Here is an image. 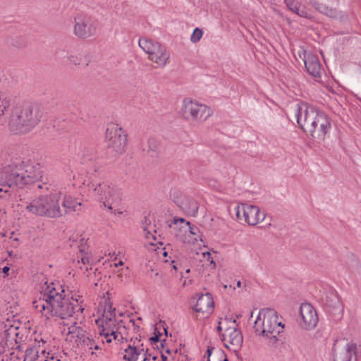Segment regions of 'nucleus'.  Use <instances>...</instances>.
Instances as JSON below:
<instances>
[{
	"label": "nucleus",
	"instance_id": "obj_1",
	"mask_svg": "<svg viewBox=\"0 0 361 361\" xmlns=\"http://www.w3.org/2000/svg\"><path fill=\"white\" fill-rule=\"evenodd\" d=\"M64 289L59 283L45 281L40 288L37 298L33 301L32 306L36 312L46 319L57 321L80 320L83 319V299L79 295L66 297ZM87 332L75 321L63 322L62 334L67 342L80 346Z\"/></svg>",
	"mask_w": 361,
	"mask_h": 361
},
{
	"label": "nucleus",
	"instance_id": "obj_2",
	"mask_svg": "<svg viewBox=\"0 0 361 361\" xmlns=\"http://www.w3.org/2000/svg\"><path fill=\"white\" fill-rule=\"evenodd\" d=\"M293 112L299 127L308 132L314 140L321 142L330 133L331 118L312 105L298 102L293 107Z\"/></svg>",
	"mask_w": 361,
	"mask_h": 361
},
{
	"label": "nucleus",
	"instance_id": "obj_3",
	"mask_svg": "<svg viewBox=\"0 0 361 361\" xmlns=\"http://www.w3.org/2000/svg\"><path fill=\"white\" fill-rule=\"evenodd\" d=\"M42 178V171L39 164L12 162L0 169V193L7 192L13 185L22 187L34 183Z\"/></svg>",
	"mask_w": 361,
	"mask_h": 361
},
{
	"label": "nucleus",
	"instance_id": "obj_4",
	"mask_svg": "<svg viewBox=\"0 0 361 361\" xmlns=\"http://www.w3.org/2000/svg\"><path fill=\"white\" fill-rule=\"evenodd\" d=\"M47 193L41 195L26 203L25 210L32 214L56 219L63 215L61 208L62 192L44 184Z\"/></svg>",
	"mask_w": 361,
	"mask_h": 361
},
{
	"label": "nucleus",
	"instance_id": "obj_5",
	"mask_svg": "<svg viewBox=\"0 0 361 361\" xmlns=\"http://www.w3.org/2000/svg\"><path fill=\"white\" fill-rule=\"evenodd\" d=\"M8 126L15 133H26L39 121L41 113L37 108L30 105L12 106Z\"/></svg>",
	"mask_w": 361,
	"mask_h": 361
},
{
	"label": "nucleus",
	"instance_id": "obj_6",
	"mask_svg": "<svg viewBox=\"0 0 361 361\" xmlns=\"http://www.w3.org/2000/svg\"><path fill=\"white\" fill-rule=\"evenodd\" d=\"M281 318H279L277 312L274 309H263L254 323V329L256 334L263 336L274 342L277 341V336L283 331Z\"/></svg>",
	"mask_w": 361,
	"mask_h": 361
},
{
	"label": "nucleus",
	"instance_id": "obj_7",
	"mask_svg": "<svg viewBox=\"0 0 361 361\" xmlns=\"http://www.w3.org/2000/svg\"><path fill=\"white\" fill-rule=\"evenodd\" d=\"M98 314H101L103 329L100 336L103 337L102 342L110 343L112 341H120L123 336L118 333V329L114 324V320L116 318V309L112 307V303L109 298H102L98 306Z\"/></svg>",
	"mask_w": 361,
	"mask_h": 361
},
{
	"label": "nucleus",
	"instance_id": "obj_8",
	"mask_svg": "<svg viewBox=\"0 0 361 361\" xmlns=\"http://www.w3.org/2000/svg\"><path fill=\"white\" fill-rule=\"evenodd\" d=\"M88 186L95 200L109 210L118 206L121 202L120 190L109 180L93 181Z\"/></svg>",
	"mask_w": 361,
	"mask_h": 361
},
{
	"label": "nucleus",
	"instance_id": "obj_9",
	"mask_svg": "<svg viewBox=\"0 0 361 361\" xmlns=\"http://www.w3.org/2000/svg\"><path fill=\"white\" fill-rule=\"evenodd\" d=\"M138 45L157 68H162L168 64L171 55L165 45L145 37L139 39Z\"/></svg>",
	"mask_w": 361,
	"mask_h": 361
},
{
	"label": "nucleus",
	"instance_id": "obj_10",
	"mask_svg": "<svg viewBox=\"0 0 361 361\" xmlns=\"http://www.w3.org/2000/svg\"><path fill=\"white\" fill-rule=\"evenodd\" d=\"M21 338L22 337L19 336L18 327L13 325L8 327L5 326V329L0 335V356H2V361H4L5 357L8 361V355L11 356V360L19 361L18 356L10 350L20 348L18 343Z\"/></svg>",
	"mask_w": 361,
	"mask_h": 361
},
{
	"label": "nucleus",
	"instance_id": "obj_11",
	"mask_svg": "<svg viewBox=\"0 0 361 361\" xmlns=\"http://www.w3.org/2000/svg\"><path fill=\"white\" fill-rule=\"evenodd\" d=\"M180 112L185 119L197 123H203L213 113L211 108L207 105L190 98H185L183 100Z\"/></svg>",
	"mask_w": 361,
	"mask_h": 361
},
{
	"label": "nucleus",
	"instance_id": "obj_12",
	"mask_svg": "<svg viewBox=\"0 0 361 361\" xmlns=\"http://www.w3.org/2000/svg\"><path fill=\"white\" fill-rule=\"evenodd\" d=\"M46 343L43 338H35V342L26 348L23 361H61L59 355L47 351Z\"/></svg>",
	"mask_w": 361,
	"mask_h": 361
},
{
	"label": "nucleus",
	"instance_id": "obj_13",
	"mask_svg": "<svg viewBox=\"0 0 361 361\" xmlns=\"http://www.w3.org/2000/svg\"><path fill=\"white\" fill-rule=\"evenodd\" d=\"M173 224L176 226L174 228L178 229L176 236L182 243L195 245L198 241H202L200 229L185 219L175 218Z\"/></svg>",
	"mask_w": 361,
	"mask_h": 361
},
{
	"label": "nucleus",
	"instance_id": "obj_14",
	"mask_svg": "<svg viewBox=\"0 0 361 361\" xmlns=\"http://www.w3.org/2000/svg\"><path fill=\"white\" fill-rule=\"evenodd\" d=\"M106 141L109 148L120 154L126 150L127 135L118 124L111 123L106 128Z\"/></svg>",
	"mask_w": 361,
	"mask_h": 361
},
{
	"label": "nucleus",
	"instance_id": "obj_15",
	"mask_svg": "<svg viewBox=\"0 0 361 361\" xmlns=\"http://www.w3.org/2000/svg\"><path fill=\"white\" fill-rule=\"evenodd\" d=\"M234 210L239 221H244L250 226H255L265 219V214L257 206L240 203L238 204Z\"/></svg>",
	"mask_w": 361,
	"mask_h": 361
},
{
	"label": "nucleus",
	"instance_id": "obj_16",
	"mask_svg": "<svg viewBox=\"0 0 361 361\" xmlns=\"http://www.w3.org/2000/svg\"><path fill=\"white\" fill-rule=\"evenodd\" d=\"M73 32L80 38L86 39L96 32L97 26L91 16L85 13H78L74 18Z\"/></svg>",
	"mask_w": 361,
	"mask_h": 361
},
{
	"label": "nucleus",
	"instance_id": "obj_17",
	"mask_svg": "<svg viewBox=\"0 0 361 361\" xmlns=\"http://www.w3.org/2000/svg\"><path fill=\"white\" fill-rule=\"evenodd\" d=\"M298 326L304 330L314 329L318 322L319 317L314 307L307 302H304L300 307V315L297 319Z\"/></svg>",
	"mask_w": 361,
	"mask_h": 361
},
{
	"label": "nucleus",
	"instance_id": "obj_18",
	"mask_svg": "<svg viewBox=\"0 0 361 361\" xmlns=\"http://www.w3.org/2000/svg\"><path fill=\"white\" fill-rule=\"evenodd\" d=\"M222 336L226 348L233 351H237L240 348L243 338L241 332L237 329L235 319L231 318V325L226 327V331Z\"/></svg>",
	"mask_w": 361,
	"mask_h": 361
},
{
	"label": "nucleus",
	"instance_id": "obj_19",
	"mask_svg": "<svg viewBox=\"0 0 361 361\" xmlns=\"http://www.w3.org/2000/svg\"><path fill=\"white\" fill-rule=\"evenodd\" d=\"M322 302L326 312L339 317L343 315V305L338 293L334 289L330 288L324 293L322 298Z\"/></svg>",
	"mask_w": 361,
	"mask_h": 361
},
{
	"label": "nucleus",
	"instance_id": "obj_20",
	"mask_svg": "<svg viewBox=\"0 0 361 361\" xmlns=\"http://www.w3.org/2000/svg\"><path fill=\"white\" fill-rule=\"evenodd\" d=\"M193 309L197 314H202L203 318L208 317L214 311V302L209 293L197 294L193 298Z\"/></svg>",
	"mask_w": 361,
	"mask_h": 361
},
{
	"label": "nucleus",
	"instance_id": "obj_21",
	"mask_svg": "<svg viewBox=\"0 0 361 361\" xmlns=\"http://www.w3.org/2000/svg\"><path fill=\"white\" fill-rule=\"evenodd\" d=\"M305 66L307 72L317 80L321 78L322 66L318 57L312 53H305Z\"/></svg>",
	"mask_w": 361,
	"mask_h": 361
},
{
	"label": "nucleus",
	"instance_id": "obj_22",
	"mask_svg": "<svg viewBox=\"0 0 361 361\" xmlns=\"http://www.w3.org/2000/svg\"><path fill=\"white\" fill-rule=\"evenodd\" d=\"M151 355L145 352L143 348L128 345L124 350L123 359L126 361H149Z\"/></svg>",
	"mask_w": 361,
	"mask_h": 361
},
{
	"label": "nucleus",
	"instance_id": "obj_23",
	"mask_svg": "<svg viewBox=\"0 0 361 361\" xmlns=\"http://www.w3.org/2000/svg\"><path fill=\"white\" fill-rule=\"evenodd\" d=\"M174 202L185 213L193 216L197 214L199 204L196 200L186 196H181L176 197Z\"/></svg>",
	"mask_w": 361,
	"mask_h": 361
},
{
	"label": "nucleus",
	"instance_id": "obj_24",
	"mask_svg": "<svg viewBox=\"0 0 361 361\" xmlns=\"http://www.w3.org/2000/svg\"><path fill=\"white\" fill-rule=\"evenodd\" d=\"M288 8L300 17L311 18L312 17L310 11L305 5L297 0H284Z\"/></svg>",
	"mask_w": 361,
	"mask_h": 361
},
{
	"label": "nucleus",
	"instance_id": "obj_25",
	"mask_svg": "<svg viewBox=\"0 0 361 361\" xmlns=\"http://www.w3.org/2000/svg\"><path fill=\"white\" fill-rule=\"evenodd\" d=\"M80 346L85 348V350L91 352V354H95L97 355L102 354V350L99 345V342L94 339L89 333H87L85 338H82Z\"/></svg>",
	"mask_w": 361,
	"mask_h": 361
},
{
	"label": "nucleus",
	"instance_id": "obj_26",
	"mask_svg": "<svg viewBox=\"0 0 361 361\" xmlns=\"http://www.w3.org/2000/svg\"><path fill=\"white\" fill-rule=\"evenodd\" d=\"M61 205L64 208L63 209L65 213H69L72 212H80L81 210V202L78 201L75 198L71 195H62Z\"/></svg>",
	"mask_w": 361,
	"mask_h": 361
},
{
	"label": "nucleus",
	"instance_id": "obj_27",
	"mask_svg": "<svg viewBox=\"0 0 361 361\" xmlns=\"http://www.w3.org/2000/svg\"><path fill=\"white\" fill-rule=\"evenodd\" d=\"M356 349L357 345L355 343H347L345 350L338 356H336L334 361H357L355 355Z\"/></svg>",
	"mask_w": 361,
	"mask_h": 361
},
{
	"label": "nucleus",
	"instance_id": "obj_28",
	"mask_svg": "<svg viewBox=\"0 0 361 361\" xmlns=\"http://www.w3.org/2000/svg\"><path fill=\"white\" fill-rule=\"evenodd\" d=\"M310 4L312 5L317 11L329 17L334 18L337 15L336 10L329 8L324 4H319L316 1H310Z\"/></svg>",
	"mask_w": 361,
	"mask_h": 361
},
{
	"label": "nucleus",
	"instance_id": "obj_29",
	"mask_svg": "<svg viewBox=\"0 0 361 361\" xmlns=\"http://www.w3.org/2000/svg\"><path fill=\"white\" fill-rule=\"evenodd\" d=\"M142 228L143 230V234L147 240H156V237L154 235L156 231L154 228V226L151 224L150 220L147 219V217L145 218V220L142 222Z\"/></svg>",
	"mask_w": 361,
	"mask_h": 361
},
{
	"label": "nucleus",
	"instance_id": "obj_30",
	"mask_svg": "<svg viewBox=\"0 0 361 361\" xmlns=\"http://www.w3.org/2000/svg\"><path fill=\"white\" fill-rule=\"evenodd\" d=\"M11 106L10 101L6 97H1L0 98V123H3V116L5 114V111L9 110Z\"/></svg>",
	"mask_w": 361,
	"mask_h": 361
},
{
	"label": "nucleus",
	"instance_id": "obj_31",
	"mask_svg": "<svg viewBox=\"0 0 361 361\" xmlns=\"http://www.w3.org/2000/svg\"><path fill=\"white\" fill-rule=\"evenodd\" d=\"M12 46L17 48H23L27 45V40L24 37L19 36L16 37L11 42Z\"/></svg>",
	"mask_w": 361,
	"mask_h": 361
},
{
	"label": "nucleus",
	"instance_id": "obj_32",
	"mask_svg": "<svg viewBox=\"0 0 361 361\" xmlns=\"http://www.w3.org/2000/svg\"><path fill=\"white\" fill-rule=\"evenodd\" d=\"M203 35V31L202 29L196 27L194 29L191 36H190V41L192 43H197L198 42Z\"/></svg>",
	"mask_w": 361,
	"mask_h": 361
},
{
	"label": "nucleus",
	"instance_id": "obj_33",
	"mask_svg": "<svg viewBox=\"0 0 361 361\" xmlns=\"http://www.w3.org/2000/svg\"><path fill=\"white\" fill-rule=\"evenodd\" d=\"M231 325V318L228 319L227 317L224 319H221L219 322L218 326H217V331L218 332H221L224 331H226V329L227 326H229Z\"/></svg>",
	"mask_w": 361,
	"mask_h": 361
},
{
	"label": "nucleus",
	"instance_id": "obj_34",
	"mask_svg": "<svg viewBox=\"0 0 361 361\" xmlns=\"http://www.w3.org/2000/svg\"><path fill=\"white\" fill-rule=\"evenodd\" d=\"M124 323V324H127V328H130V325L134 328V329H136L137 327H138L137 325L135 324V321L133 319H130V318H127L126 319V321H123V320H121L119 322H118V324H120V323Z\"/></svg>",
	"mask_w": 361,
	"mask_h": 361
},
{
	"label": "nucleus",
	"instance_id": "obj_35",
	"mask_svg": "<svg viewBox=\"0 0 361 361\" xmlns=\"http://www.w3.org/2000/svg\"><path fill=\"white\" fill-rule=\"evenodd\" d=\"M160 335H161V334H159V335H155L154 336L150 338L152 343H154L159 341V337Z\"/></svg>",
	"mask_w": 361,
	"mask_h": 361
},
{
	"label": "nucleus",
	"instance_id": "obj_36",
	"mask_svg": "<svg viewBox=\"0 0 361 361\" xmlns=\"http://www.w3.org/2000/svg\"><path fill=\"white\" fill-rule=\"evenodd\" d=\"M81 262L84 264L89 262V258L87 257H82L81 258Z\"/></svg>",
	"mask_w": 361,
	"mask_h": 361
},
{
	"label": "nucleus",
	"instance_id": "obj_37",
	"mask_svg": "<svg viewBox=\"0 0 361 361\" xmlns=\"http://www.w3.org/2000/svg\"><path fill=\"white\" fill-rule=\"evenodd\" d=\"M68 59L71 62H73L75 64H76V61L74 60V57L73 56H68Z\"/></svg>",
	"mask_w": 361,
	"mask_h": 361
},
{
	"label": "nucleus",
	"instance_id": "obj_38",
	"mask_svg": "<svg viewBox=\"0 0 361 361\" xmlns=\"http://www.w3.org/2000/svg\"><path fill=\"white\" fill-rule=\"evenodd\" d=\"M161 357L162 361H166L167 360V356L164 353H161Z\"/></svg>",
	"mask_w": 361,
	"mask_h": 361
},
{
	"label": "nucleus",
	"instance_id": "obj_39",
	"mask_svg": "<svg viewBox=\"0 0 361 361\" xmlns=\"http://www.w3.org/2000/svg\"><path fill=\"white\" fill-rule=\"evenodd\" d=\"M123 264V261L120 260V261H118V263H115V264H114V266H115L116 267H118V266H122Z\"/></svg>",
	"mask_w": 361,
	"mask_h": 361
},
{
	"label": "nucleus",
	"instance_id": "obj_40",
	"mask_svg": "<svg viewBox=\"0 0 361 361\" xmlns=\"http://www.w3.org/2000/svg\"><path fill=\"white\" fill-rule=\"evenodd\" d=\"M9 269H9V267H4L3 268V272H4V273H5V274H7V273L8 272Z\"/></svg>",
	"mask_w": 361,
	"mask_h": 361
},
{
	"label": "nucleus",
	"instance_id": "obj_41",
	"mask_svg": "<svg viewBox=\"0 0 361 361\" xmlns=\"http://www.w3.org/2000/svg\"><path fill=\"white\" fill-rule=\"evenodd\" d=\"M212 348H211V349H209H209H207V353H206L207 354L208 357H209V356L211 355V354H212Z\"/></svg>",
	"mask_w": 361,
	"mask_h": 361
},
{
	"label": "nucleus",
	"instance_id": "obj_42",
	"mask_svg": "<svg viewBox=\"0 0 361 361\" xmlns=\"http://www.w3.org/2000/svg\"><path fill=\"white\" fill-rule=\"evenodd\" d=\"M236 285H237V286H238V287H240V286H241V282H240V281H238L237 282V284H236Z\"/></svg>",
	"mask_w": 361,
	"mask_h": 361
},
{
	"label": "nucleus",
	"instance_id": "obj_43",
	"mask_svg": "<svg viewBox=\"0 0 361 361\" xmlns=\"http://www.w3.org/2000/svg\"><path fill=\"white\" fill-rule=\"evenodd\" d=\"M166 353L169 354L171 353V350L169 349L166 350Z\"/></svg>",
	"mask_w": 361,
	"mask_h": 361
},
{
	"label": "nucleus",
	"instance_id": "obj_44",
	"mask_svg": "<svg viewBox=\"0 0 361 361\" xmlns=\"http://www.w3.org/2000/svg\"><path fill=\"white\" fill-rule=\"evenodd\" d=\"M61 51H62L63 54H66V56H68V52H66L65 50H61Z\"/></svg>",
	"mask_w": 361,
	"mask_h": 361
},
{
	"label": "nucleus",
	"instance_id": "obj_45",
	"mask_svg": "<svg viewBox=\"0 0 361 361\" xmlns=\"http://www.w3.org/2000/svg\"><path fill=\"white\" fill-rule=\"evenodd\" d=\"M152 360H153V361H154V360H156L157 357H156V356H153V357H152Z\"/></svg>",
	"mask_w": 361,
	"mask_h": 361
},
{
	"label": "nucleus",
	"instance_id": "obj_46",
	"mask_svg": "<svg viewBox=\"0 0 361 361\" xmlns=\"http://www.w3.org/2000/svg\"><path fill=\"white\" fill-rule=\"evenodd\" d=\"M37 187H38L39 188H43V187H42V185H37Z\"/></svg>",
	"mask_w": 361,
	"mask_h": 361
},
{
	"label": "nucleus",
	"instance_id": "obj_47",
	"mask_svg": "<svg viewBox=\"0 0 361 361\" xmlns=\"http://www.w3.org/2000/svg\"><path fill=\"white\" fill-rule=\"evenodd\" d=\"M117 213H118V214H121L123 212H122L121 211H118V212H117Z\"/></svg>",
	"mask_w": 361,
	"mask_h": 361
},
{
	"label": "nucleus",
	"instance_id": "obj_48",
	"mask_svg": "<svg viewBox=\"0 0 361 361\" xmlns=\"http://www.w3.org/2000/svg\"><path fill=\"white\" fill-rule=\"evenodd\" d=\"M173 268H174L175 269H177V267H176V264H173Z\"/></svg>",
	"mask_w": 361,
	"mask_h": 361
},
{
	"label": "nucleus",
	"instance_id": "obj_49",
	"mask_svg": "<svg viewBox=\"0 0 361 361\" xmlns=\"http://www.w3.org/2000/svg\"><path fill=\"white\" fill-rule=\"evenodd\" d=\"M186 272H187V273H189V272H190V269H188L186 270Z\"/></svg>",
	"mask_w": 361,
	"mask_h": 361
},
{
	"label": "nucleus",
	"instance_id": "obj_50",
	"mask_svg": "<svg viewBox=\"0 0 361 361\" xmlns=\"http://www.w3.org/2000/svg\"><path fill=\"white\" fill-rule=\"evenodd\" d=\"M2 197V195L0 194V197Z\"/></svg>",
	"mask_w": 361,
	"mask_h": 361
}]
</instances>
